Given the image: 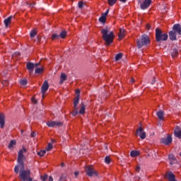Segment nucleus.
<instances>
[{
	"mask_svg": "<svg viewBox=\"0 0 181 181\" xmlns=\"http://www.w3.org/2000/svg\"><path fill=\"white\" fill-rule=\"evenodd\" d=\"M100 33H102L103 40L106 43V46H110V45L114 42V38L115 37L114 32L110 31V30L106 28H103Z\"/></svg>",
	"mask_w": 181,
	"mask_h": 181,
	"instance_id": "nucleus-1",
	"label": "nucleus"
},
{
	"mask_svg": "<svg viewBox=\"0 0 181 181\" xmlns=\"http://www.w3.org/2000/svg\"><path fill=\"white\" fill-rule=\"evenodd\" d=\"M24 152H28V149H26L25 147H23V149L20 150L18 152L17 160L18 165H16L14 168V172L16 173V175L19 173V166H22V168H23V165H25L23 163V160L25 159V156L23 155Z\"/></svg>",
	"mask_w": 181,
	"mask_h": 181,
	"instance_id": "nucleus-2",
	"label": "nucleus"
},
{
	"mask_svg": "<svg viewBox=\"0 0 181 181\" xmlns=\"http://www.w3.org/2000/svg\"><path fill=\"white\" fill-rule=\"evenodd\" d=\"M19 179L22 181H30L33 180L30 177V170H25V164L23 167L19 166L18 168Z\"/></svg>",
	"mask_w": 181,
	"mask_h": 181,
	"instance_id": "nucleus-3",
	"label": "nucleus"
},
{
	"mask_svg": "<svg viewBox=\"0 0 181 181\" xmlns=\"http://www.w3.org/2000/svg\"><path fill=\"white\" fill-rule=\"evenodd\" d=\"M169 35L166 33H163L162 30L159 28L156 29V42H162L168 40Z\"/></svg>",
	"mask_w": 181,
	"mask_h": 181,
	"instance_id": "nucleus-4",
	"label": "nucleus"
},
{
	"mask_svg": "<svg viewBox=\"0 0 181 181\" xmlns=\"http://www.w3.org/2000/svg\"><path fill=\"white\" fill-rule=\"evenodd\" d=\"M149 36L144 34L140 37V39L136 40L137 47L141 49L143 46L149 45Z\"/></svg>",
	"mask_w": 181,
	"mask_h": 181,
	"instance_id": "nucleus-5",
	"label": "nucleus"
},
{
	"mask_svg": "<svg viewBox=\"0 0 181 181\" xmlns=\"http://www.w3.org/2000/svg\"><path fill=\"white\" fill-rule=\"evenodd\" d=\"M139 4H140L141 9L145 11V9H148V6H151L152 0H139Z\"/></svg>",
	"mask_w": 181,
	"mask_h": 181,
	"instance_id": "nucleus-6",
	"label": "nucleus"
},
{
	"mask_svg": "<svg viewBox=\"0 0 181 181\" xmlns=\"http://www.w3.org/2000/svg\"><path fill=\"white\" fill-rule=\"evenodd\" d=\"M85 172L89 177H93V176H98L97 172L94 170L93 166H88L85 169Z\"/></svg>",
	"mask_w": 181,
	"mask_h": 181,
	"instance_id": "nucleus-7",
	"label": "nucleus"
},
{
	"mask_svg": "<svg viewBox=\"0 0 181 181\" xmlns=\"http://www.w3.org/2000/svg\"><path fill=\"white\" fill-rule=\"evenodd\" d=\"M173 141V139L172 138V135L168 134L166 137L162 138L160 139V143L163 144L164 145H170Z\"/></svg>",
	"mask_w": 181,
	"mask_h": 181,
	"instance_id": "nucleus-8",
	"label": "nucleus"
},
{
	"mask_svg": "<svg viewBox=\"0 0 181 181\" xmlns=\"http://www.w3.org/2000/svg\"><path fill=\"white\" fill-rule=\"evenodd\" d=\"M135 135H139V136L141 138V139H145V138H146V133L145 132H144V129H142V127H139L136 130Z\"/></svg>",
	"mask_w": 181,
	"mask_h": 181,
	"instance_id": "nucleus-9",
	"label": "nucleus"
},
{
	"mask_svg": "<svg viewBox=\"0 0 181 181\" xmlns=\"http://www.w3.org/2000/svg\"><path fill=\"white\" fill-rule=\"evenodd\" d=\"M47 90H49V83L47 82V81H45L41 87V93L42 94V98H45V94H46V91H47Z\"/></svg>",
	"mask_w": 181,
	"mask_h": 181,
	"instance_id": "nucleus-10",
	"label": "nucleus"
},
{
	"mask_svg": "<svg viewBox=\"0 0 181 181\" xmlns=\"http://www.w3.org/2000/svg\"><path fill=\"white\" fill-rule=\"evenodd\" d=\"M173 31L175 32L178 35V37L181 36V25L180 23L175 24L173 26Z\"/></svg>",
	"mask_w": 181,
	"mask_h": 181,
	"instance_id": "nucleus-11",
	"label": "nucleus"
},
{
	"mask_svg": "<svg viewBox=\"0 0 181 181\" xmlns=\"http://www.w3.org/2000/svg\"><path fill=\"white\" fill-rule=\"evenodd\" d=\"M47 125L49 128H54V127H62V125H63V122L56 121L48 122H47Z\"/></svg>",
	"mask_w": 181,
	"mask_h": 181,
	"instance_id": "nucleus-12",
	"label": "nucleus"
},
{
	"mask_svg": "<svg viewBox=\"0 0 181 181\" xmlns=\"http://www.w3.org/2000/svg\"><path fill=\"white\" fill-rule=\"evenodd\" d=\"M177 37H179V34L176 33L173 30H170L169 32V39H170V40H172L173 42L174 40H177Z\"/></svg>",
	"mask_w": 181,
	"mask_h": 181,
	"instance_id": "nucleus-13",
	"label": "nucleus"
},
{
	"mask_svg": "<svg viewBox=\"0 0 181 181\" xmlns=\"http://www.w3.org/2000/svg\"><path fill=\"white\" fill-rule=\"evenodd\" d=\"M0 128H5V114L0 113Z\"/></svg>",
	"mask_w": 181,
	"mask_h": 181,
	"instance_id": "nucleus-14",
	"label": "nucleus"
},
{
	"mask_svg": "<svg viewBox=\"0 0 181 181\" xmlns=\"http://www.w3.org/2000/svg\"><path fill=\"white\" fill-rule=\"evenodd\" d=\"M27 69L30 71V73H33V70L35 69V64L32 62H28L26 64Z\"/></svg>",
	"mask_w": 181,
	"mask_h": 181,
	"instance_id": "nucleus-15",
	"label": "nucleus"
},
{
	"mask_svg": "<svg viewBox=\"0 0 181 181\" xmlns=\"http://www.w3.org/2000/svg\"><path fill=\"white\" fill-rule=\"evenodd\" d=\"M174 134H175V136L177 138H179V139H181V130H180V127H177L175 128V129L174 130Z\"/></svg>",
	"mask_w": 181,
	"mask_h": 181,
	"instance_id": "nucleus-16",
	"label": "nucleus"
},
{
	"mask_svg": "<svg viewBox=\"0 0 181 181\" xmlns=\"http://www.w3.org/2000/svg\"><path fill=\"white\" fill-rule=\"evenodd\" d=\"M66 80H67V75H66V74L64 73L61 74L59 83L63 84L64 81H66Z\"/></svg>",
	"mask_w": 181,
	"mask_h": 181,
	"instance_id": "nucleus-17",
	"label": "nucleus"
},
{
	"mask_svg": "<svg viewBox=\"0 0 181 181\" xmlns=\"http://www.w3.org/2000/svg\"><path fill=\"white\" fill-rule=\"evenodd\" d=\"M13 18V16H10L8 18L4 21L6 28H8V26H9V23H11Z\"/></svg>",
	"mask_w": 181,
	"mask_h": 181,
	"instance_id": "nucleus-18",
	"label": "nucleus"
},
{
	"mask_svg": "<svg viewBox=\"0 0 181 181\" xmlns=\"http://www.w3.org/2000/svg\"><path fill=\"white\" fill-rule=\"evenodd\" d=\"M125 36V29L120 28L119 33V40H122V37Z\"/></svg>",
	"mask_w": 181,
	"mask_h": 181,
	"instance_id": "nucleus-19",
	"label": "nucleus"
},
{
	"mask_svg": "<svg viewBox=\"0 0 181 181\" xmlns=\"http://www.w3.org/2000/svg\"><path fill=\"white\" fill-rule=\"evenodd\" d=\"M170 53L172 57H177V54H179V51L177 50V49L174 48L171 49Z\"/></svg>",
	"mask_w": 181,
	"mask_h": 181,
	"instance_id": "nucleus-20",
	"label": "nucleus"
},
{
	"mask_svg": "<svg viewBox=\"0 0 181 181\" xmlns=\"http://www.w3.org/2000/svg\"><path fill=\"white\" fill-rule=\"evenodd\" d=\"M164 114L165 112L163 110H160L156 113L157 117L160 119V121H163Z\"/></svg>",
	"mask_w": 181,
	"mask_h": 181,
	"instance_id": "nucleus-21",
	"label": "nucleus"
},
{
	"mask_svg": "<svg viewBox=\"0 0 181 181\" xmlns=\"http://www.w3.org/2000/svg\"><path fill=\"white\" fill-rule=\"evenodd\" d=\"M130 156L132 158H136V156H139V151L133 150L130 152Z\"/></svg>",
	"mask_w": 181,
	"mask_h": 181,
	"instance_id": "nucleus-22",
	"label": "nucleus"
},
{
	"mask_svg": "<svg viewBox=\"0 0 181 181\" xmlns=\"http://www.w3.org/2000/svg\"><path fill=\"white\" fill-rule=\"evenodd\" d=\"M78 103H80V98H78V96L75 98V100L74 101V108H77V105H78Z\"/></svg>",
	"mask_w": 181,
	"mask_h": 181,
	"instance_id": "nucleus-23",
	"label": "nucleus"
},
{
	"mask_svg": "<svg viewBox=\"0 0 181 181\" xmlns=\"http://www.w3.org/2000/svg\"><path fill=\"white\" fill-rule=\"evenodd\" d=\"M168 179L169 181H176V179L175 178V175H173V173H168Z\"/></svg>",
	"mask_w": 181,
	"mask_h": 181,
	"instance_id": "nucleus-24",
	"label": "nucleus"
},
{
	"mask_svg": "<svg viewBox=\"0 0 181 181\" xmlns=\"http://www.w3.org/2000/svg\"><path fill=\"white\" fill-rule=\"evenodd\" d=\"M84 112H86V105H84L83 103H81V109L79 110V114H84Z\"/></svg>",
	"mask_w": 181,
	"mask_h": 181,
	"instance_id": "nucleus-25",
	"label": "nucleus"
},
{
	"mask_svg": "<svg viewBox=\"0 0 181 181\" xmlns=\"http://www.w3.org/2000/svg\"><path fill=\"white\" fill-rule=\"evenodd\" d=\"M107 21V17L104 15H101V16L99 18V22H100L101 23H105Z\"/></svg>",
	"mask_w": 181,
	"mask_h": 181,
	"instance_id": "nucleus-26",
	"label": "nucleus"
},
{
	"mask_svg": "<svg viewBox=\"0 0 181 181\" xmlns=\"http://www.w3.org/2000/svg\"><path fill=\"white\" fill-rule=\"evenodd\" d=\"M36 35H37V31H36V30H32L30 33V37L31 38L35 37V36H36Z\"/></svg>",
	"mask_w": 181,
	"mask_h": 181,
	"instance_id": "nucleus-27",
	"label": "nucleus"
},
{
	"mask_svg": "<svg viewBox=\"0 0 181 181\" xmlns=\"http://www.w3.org/2000/svg\"><path fill=\"white\" fill-rule=\"evenodd\" d=\"M107 3L110 6H114L117 4V0H107Z\"/></svg>",
	"mask_w": 181,
	"mask_h": 181,
	"instance_id": "nucleus-28",
	"label": "nucleus"
},
{
	"mask_svg": "<svg viewBox=\"0 0 181 181\" xmlns=\"http://www.w3.org/2000/svg\"><path fill=\"white\" fill-rule=\"evenodd\" d=\"M66 36H67V32L64 30L62 31L59 34V37H61L62 39H65Z\"/></svg>",
	"mask_w": 181,
	"mask_h": 181,
	"instance_id": "nucleus-29",
	"label": "nucleus"
},
{
	"mask_svg": "<svg viewBox=\"0 0 181 181\" xmlns=\"http://www.w3.org/2000/svg\"><path fill=\"white\" fill-rule=\"evenodd\" d=\"M45 71V69L43 68H37L35 69V74H40Z\"/></svg>",
	"mask_w": 181,
	"mask_h": 181,
	"instance_id": "nucleus-30",
	"label": "nucleus"
},
{
	"mask_svg": "<svg viewBox=\"0 0 181 181\" xmlns=\"http://www.w3.org/2000/svg\"><path fill=\"white\" fill-rule=\"evenodd\" d=\"M14 145H16V141L11 140L8 144V148L11 149V148H13Z\"/></svg>",
	"mask_w": 181,
	"mask_h": 181,
	"instance_id": "nucleus-31",
	"label": "nucleus"
},
{
	"mask_svg": "<svg viewBox=\"0 0 181 181\" xmlns=\"http://www.w3.org/2000/svg\"><path fill=\"white\" fill-rule=\"evenodd\" d=\"M59 38H60V35H59L56 33L52 34V35L51 37L52 40H56V39H59Z\"/></svg>",
	"mask_w": 181,
	"mask_h": 181,
	"instance_id": "nucleus-32",
	"label": "nucleus"
},
{
	"mask_svg": "<svg viewBox=\"0 0 181 181\" xmlns=\"http://www.w3.org/2000/svg\"><path fill=\"white\" fill-rule=\"evenodd\" d=\"M121 59H122V53H119L115 56L116 62H118V60H121Z\"/></svg>",
	"mask_w": 181,
	"mask_h": 181,
	"instance_id": "nucleus-33",
	"label": "nucleus"
},
{
	"mask_svg": "<svg viewBox=\"0 0 181 181\" xmlns=\"http://www.w3.org/2000/svg\"><path fill=\"white\" fill-rule=\"evenodd\" d=\"M71 114L73 117H76V115H78V109L77 107H74V110Z\"/></svg>",
	"mask_w": 181,
	"mask_h": 181,
	"instance_id": "nucleus-34",
	"label": "nucleus"
},
{
	"mask_svg": "<svg viewBox=\"0 0 181 181\" xmlns=\"http://www.w3.org/2000/svg\"><path fill=\"white\" fill-rule=\"evenodd\" d=\"M105 162L107 165H110L111 163V158H110V156H106L105 158Z\"/></svg>",
	"mask_w": 181,
	"mask_h": 181,
	"instance_id": "nucleus-35",
	"label": "nucleus"
},
{
	"mask_svg": "<svg viewBox=\"0 0 181 181\" xmlns=\"http://www.w3.org/2000/svg\"><path fill=\"white\" fill-rule=\"evenodd\" d=\"M20 84L21 86H26V84H28V81L26 79H21L20 81Z\"/></svg>",
	"mask_w": 181,
	"mask_h": 181,
	"instance_id": "nucleus-36",
	"label": "nucleus"
},
{
	"mask_svg": "<svg viewBox=\"0 0 181 181\" xmlns=\"http://www.w3.org/2000/svg\"><path fill=\"white\" fill-rule=\"evenodd\" d=\"M45 153H46V150H41L40 151L37 152V155H39V156H44Z\"/></svg>",
	"mask_w": 181,
	"mask_h": 181,
	"instance_id": "nucleus-37",
	"label": "nucleus"
},
{
	"mask_svg": "<svg viewBox=\"0 0 181 181\" xmlns=\"http://www.w3.org/2000/svg\"><path fill=\"white\" fill-rule=\"evenodd\" d=\"M26 5L29 8H35V5H36V4H35V3H32V4L26 3Z\"/></svg>",
	"mask_w": 181,
	"mask_h": 181,
	"instance_id": "nucleus-38",
	"label": "nucleus"
},
{
	"mask_svg": "<svg viewBox=\"0 0 181 181\" xmlns=\"http://www.w3.org/2000/svg\"><path fill=\"white\" fill-rule=\"evenodd\" d=\"M168 158L170 159V160H176V158H175V156H173V154H170L168 156Z\"/></svg>",
	"mask_w": 181,
	"mask_h": 181,
	"instance_id": "nucleus-39",
	"label": "nucleus"
},
{
	"mask_svg": "<svg viewBox=\"0 0 181 181\" xmlns=\"http://www.w3.org/2000/svg\"><path fill=\"white\" fill-rule=\"evenodd\" d=\"M48 177H49V176L47 175H42L41 180L46 181Z\"/></svg>",
	"mask_w": 181,
	"mask_h": 181,
	"instance_id": "nucleus-40",
	"label": "nucleus"
},
{
	"mask_svg": "<svg viewBox=\"0 0 181 181\" xmlns=\"http://www.w3.org/2000/svg\"><path fill=\"white\" fill-rule=\"evenodd\" d=\"M83 5H84V4L83 3V1H79L78 4V6L80 9H82L83 8Z\"/></svg>",
	"mask_w": 181,
	"mask_h": 181,
	"instance_id": "nucleus-41",
	"label": "nucleus"
},
{
	"mask_svg": "<svg viewBox=\"0 0 181 181\" xmlns=\"http://www.w3.org/2000/svg\"><path fill=\"white\" fill-rule=\"evenodd\" d=\"M135 171L137 173H139V172L141 171V166L140 165H137L135 168Z\"/></svg>",
	"mask_w": 181,
	"mask_h": 181,
	"instance_id": "nucleus-42",
	"label": "nucleus"
},
{
	"mask_svg": "<svg viewBox=\"0 0 181 181\" xmlns=\"http://www.w3.org/2000/svg\"><path fill=\"white\" fill-rule=\"evenodd\" d=\"M52 148H53V146L52 145V144H48V146L47 147V151H50V149H52Z\"/></svg>",
	"mask_w": 181,
	"mask_h": 181,
	"instance_id": "nucleus-43",
	"label": "nucleus"
},
{
	"mask_svg": "<svg viewBox=\"0 0 181 181\" xmlns=\"http://www.w3.org/2000/svg\"><path fill=\"white\" fill-rule=\"evenodd\" d=\"M31 138H35L36 136V133L35 132H32L30 134Z\"/></svg>",
	"mask_w": 181,
	"mask_h": 181,
	"instance_id": "nucleus-44",
	"label": "nucleus"
},
{
	"mask_svg": "<svg viewBox=\"0 0 181 181\" xmlns=\"http://www.w3.org/2000/svg\"><path fill=\"white\" fill-rule=\"evenodd\" d=\"M109 12H110V9H107L105 13H102V15L107 17V15H108Z\"/></svg>",
	"mask_w": 181,
	"mask_h": 181,
	"instance_id": "nucleus-45",
	"label": "nucleus"
},
{
	"mask_svg": "<svg viewBox=\"0 0 181 181\" xmlns=\"http://www.w3.org/2000/svg\"><path fill=\"white\" fill-rule=\"evenodd\" d=\"M76 95H77V96H76V97H78V98H80V89H76Z\"/></svg>",
	"mask_w": 181,
	"mask_h": 181,
	"instance_id": "nucleus-46",
	"label": "nucleus"
},
{
	"mask_svg": "<svg viewBox=\"0 0 181 181\" xmlns=\"http://www.w3.org/2000/svg\"><path fill=\"white\" fill-rule=\"evenodd\" d=\"M155 83H156V78H153L151 81V84H155Z\"/></svg>",
	"mask_w": 181,
	"mask_h": 181,
	"instance_id": "nucleus-47",
	"label": "nucleus"
},
{
	"mask_svg": "<svg viewBox=\"0 0 181 181\" xmlns=\"http://www.w3.org/2000/svg\"><path fill=\"white\" fill-rule=\"evenodd\" d=\"M39 66H40V63L34 64V67H39Z\"/></svg>",
	"mask_w": 181,
	"mask_h": 181,
	"instance_id": "nucleus-48",
	"label": "nucleus"
},
{
	"mask_svg": "<svg viewBox=\"0 0 181 181\" xmlns=\"http://www.w3.org/2000/svg\"><path fill=\"white\" fill-rule=\"evenodd\" d=\"M32 102L34 103V104H37V101L36 100H35V98H32Z\"/></svg>",
	"mask_w": 181,
	"mask_h": 181,
	"instance_id": "nucleus-49",
	"label": "nucleus"
},
{
	"mask_svg": "<svg viewBox=\"0 0 181 181\" xmlns=\"http://www.w3.org/2000/svg\"><path fill=\"white\" fill-rule=\"evenodd\" d=\"M174 163H176V160H170V164L173 165Z\"/></svg>",
	"mask_w": 181,
	"mask_h": 181,
	"instance_id": "nucleus-50",
	"label": "nucleus"
},
{
	"mask_svg": "<svg viewBox=\"0 0 181 181\" xmlns=\"http://www.w3.org/2000/svg\"><path fill=\"white\" fill-rule=\"evenodd\" d=\"M130 83H135V79H134V78H130Z\"/></svg>",
	"mask_w": 181,
	"mask_h": 181,
	"instance_id": "nucleus-51",
	"label": "nucleus"
},
{
	"mask_svg": "<svg viewBox=\"0 0 181 181\" xmlns=\"http://www.w3.org/2000/svg\"><path fill=\"white\" fill-rule=\"evenodd\" d=\"M78 175H79L78 171H76V172L74 173V175H75L76 177H77V176H78Z\"/></svg>",
	"mask_w": 181,
	"mask_h": 181,
	"instance_id": "nucleus-52",
	"label": "nucleus"
},
{
	"mask_svg": "<svg viewBox=\"0 0 181 181\" xmlns=\"http://www.w3.org/2000/svg\"><path fill=\"white\" fill-rule=\"evenodd\" d=\"M64 179H66V177H65L64 175H62V176L60 177V180H64Z\"/></svg>",
	"mask_w": 181,
	"mask_h": 181,
	"instance_id": "nucleus-53",
	"label": "nucleus"
},
{
	"mask_svg": "<svg viewBox=\"0 0 181 181\" xmlns=\"http://www.w3.org/2000/svg\"><path fill=\"white\" fill-rule=\"evenodd\" d=\"M146 28L147 29H151V24H147Z\"/></svg>",
	"mask_w": 181,
	"mask_h": 181,
	"instance_id": "nucleus-54",
	"label": "nucleus"
},
{
	"mask_svg": "<svg viewBox=\"0 0 181 181\" xmlns=\"http://www.w3.org/2000/svg\"><path fill=\"white\" fill-rule=\"evenodd\" d=\"M49 181H53V177L49 176Z\"/></svg>",
	"mask_w": 181,
	"mask_h": 181,
	"instance_id": "nucleus-55",
	"label": "nucleus"
},
{
	"mask_svg": "<svg viewBox=\"0 0 181 181\" xmlns=\"http://www.w3.org/2000/svg\"><path fill=\"white\" fill-rule=\"evenodd\" d=\"M120 2H123V4H125V2H127V0H119Z\"/></svg>",
	"mask_w": 181,
	"mask_h": 181,
	"instance_id": "nucleus-56",
	"label": "nucleus"
},
{
	"mask_svg": "<svg viewBox=\"0 0 181 181\" xmlns=\"http://www.w3.org/2000/svg\"><path fill=\"white\" fill-rule=\"evenodd\" d=\"M16 54L17 56H21V53H19V52H16Z\"/></svg>",
	"mask_w": 181,
	"mask_h": 181,
	"instance_id": "nucleus-57",
	"label": "nucleus"
},
{
	"mask_svg": "<svg viewBox=\"0 0 181 181\" xmlns=\"http://www.w3.org/2000/svg\"><path fill=\"white\" fill-rule=\"evenodd\" d=\"M61 166L63 168V167L64 166V163H62L61 164Z\"/></svg>",
	"mask_w": 181,
	"mask_h": 181,
	"instance_id": "nucleus-58",
	"label": "nucleus"
},
{
	"mask_svg": "<svg viewBox=\"0 0 181 181\" xmlns=\"http://www.w3.org/2000/svg\"><path fill=\"white\" fill-rule=\"evenodd\" d=\"M56 142V140H52V143Z\"/></svg>",
	"mask_w": 181,
	"mask_h": 181,
	"instance_id": "nucleus-59",
	"label": "nucleus"
},
{
	"mask_svg": "<svg viewBox=\"0 0 181 181\" xmlns=\"http://www.w3.org/2000/svg\"><path fill=\"white\" fill-rule=\"evenodd\" d=\"M21 134H23V130H21Z\"/></svg>",
	"mask_w": 181,
	"mask_h": 181,
	"instance_id": "nucleus-60",
	"label": "nucleus"
}]
</instances>
